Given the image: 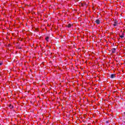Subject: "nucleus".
I'll use <instances>...</instances> for the list:
<instances>
[{"mask_svg": "<svg viewBox=\"0 0 125 125\" xmlns=\"http://www.w3.org/2000/svg\"><path fill=\"white\" fill-rule=\"evenodd\" d=\"M95 23H96V24H100V21L99 20H97L95 21Z\"/></svg>", "mask_w": 125, "mask_h": 125, "instance_id": "4", "label": "nucleus"}, {"mask_svg": "<svg viewBox=\"0 0 125 125\" xmlns=\"http://www.w3.org/2000/svg\"><path fill=\"white\" fill-rule=\"evenodd\" d=\"M48 39H49V37H46V38H45V40H46V41H47V42H48Z\"/></svg>", "mask_w": 125, "mask_h": 125, "instance_id": "6", "label": "nucleus"}, {"mask_svg": "<svg viewBox=\"0 0 125 125\" xmlns=\"http://www.w3.org/2000/svg\"><path fill=\"white\" fill-rule=\"evenodd\" d=\"M112 53H115L116 52V48H113L111 49Z\"/></svg>", "mask_w": 125, "mask_h": 125, "instance_id": "2", "label": "nucleus"}, {"mask_svg": "<svg viewBox=\"0 0 125 125\" xmlns=\"http://www.w3.org/2000/svg\"><path fill=\"white\" fill-rule=\"evenodd\" d=\"M113 26H114V27H117V26H118V21H115L114 23L113 24Z\"/></svg>", "mask_w": 125, "mask_h": 125, "instance_id": "1", "label": "nucleus"}, {"mask_svg": "<svg viewBox=\"0 0 125 125\" xmlns=\"http://www.w3.org/2000/svg\"><path fill=\"white\" fill-rule=\"evenodd\" d=\"M120 38H121L122 39H123V38H124V36H121Z\"/></svg>", "mask_w": 125, "mask_h": 125, "instance_id": "8", "label": "nucleus"}, {"mask_svg": "<svg viewBox=\"0 0 125 125\" xmlns=\"http://www.w3.org/2000/svg\"><path fill=\"white\" fill-rule=\"evenodd\" d=\"M116 77V75L115 74H111L110 78L111 79H114V78Z\"/></svg>", "mask_w": 125, "mask_h": 125, "instance_id": "3", "label": "nucleus"}, {"mask_svg": "<svg viewBox=\"0 0 125 125\" xmlns=\"http://www.w3.org/2000/svg\"><path fill=\"white\" fill-rule=\"evenodd\" d=\"M2 64H3L2 62H0V66H1Z\"/></svg>", "mask_w": 125, "mask_h": 125, "instance_id": "7", "label": "nucleus"}, {"mask_svg": "<svg viewBox=\"0 0 125 125\" xmlns=\"http://www.w3.org/2000/svg\"><path fill=\"white\" fill-rule=\"evenodd\" d=\"M68 28H71V27H72V24H68L67 25Z\"/></svg>", "mask_w": 125, "mask_h": 125, "instance_id": "5", "label": "nucleus"}, {"mask_svg": "<svg viewBox=\"0 0 125 125\" xmlns=\"http://www.w3.org/2000/svg\"><path fill=\"white\" fill-rule=\"evenodd\" d=\"M23 80V81H25V79H22Z\"/></svg>", "mask_w": 125, "mask_h": 125, "instance_id": "9", "label": "nucleus"}]
</instances>
